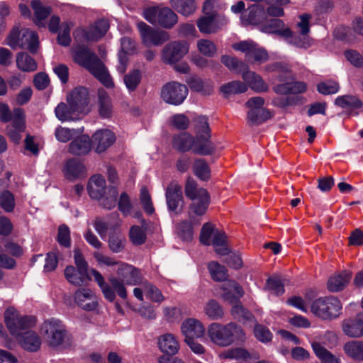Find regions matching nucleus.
Masks as SVG:
<instances>
[{"instance_id": "f8f14e48", "label": "nucleus", "mask_w": 363, "mask_h": 363, "mask_svg": "<svg viewBox=\"0 0 363 363\" xmlns=\"http://www.w3.org/2000/svg\"><path fill=\"white\" fill-rule=\"evenodd\" d=\"M67 102L82 116L88 113L89 107V93L86 88L77 86L67 96Z\"/></svg>"}, {"instance_id": "de8ad7c7", "label": "nucleus", "mask_w": 363, "mask_h": 363, "mask_svg": "<svg viewBox=\"0 0 363 363\" xmlns=\"http://www.w3.org/2000/svg\"><path fill=\"white\" fill-rule=\"evenodd\" d=\"M194 138L187 133H183L174 138V147L182 152L192 150Z\"/></svg>"}, {"instance_id": "0eeeda50", "label": "nucleus", "mask_w": 363, "mask_h": 363, "mask_svg": "<svg viewBox=\"0 0 363 363\" xmlns=\"http://www.w3.org/2000/svg\"><path fill=\"white\" fill-rule=\"evenodd\" d=\"M45 342L51 347L61 345L67 337V330L63 323L57 319L45 320L40 329Z\"/></svg>"}, {"instance_id": "1a4fd4ad", "label": "nucleus", "mask_w": 363, "mask_h": 363, "mask_svg": "<svg viewBox=\"0 0 363 363\" xmlns=\"http://www.w3.org/2000/svg\"><path fill=\"white\" fill-rule=\"evenodd\" d=\"M4 321L10 333L15 337L35 324V318L21 315L13 307H9L5 311Z\"/></svg>"}, {"instance_id": "423d86ee", "label": "nucleus", "mask_w": 363, "mask_h": 363, "mask_svg": "<svg viewBox=\"0 0 363 363\" xmlns=\"http://www.w3.org/2000/svg\"><path fill=\"white\" fill-rule=\"evenodd\" d=\"M6 41V44L12 49L25 48L32 53L36 52L39 44L38 35L28 28L21 30L13 29L7 37Z\"/></svg>"}, {"instance_id": "052dcab7", "label": "nucleus", "mask_w": 363, "mask_h": 363, "mask_svg": "<svg viewBox=\"0 0 363 363\" xmlns=\"http://www.w3.org/2000/svg\"><path fill=\"white\" fill-rule=\"evenodd\" d=\"M192 122L196 135L211 134L208 118L206 116H196Z\"/></svg>"}, {"instance_id": "20e7f679", "label": "nucleus", "mask_w": 363, "mask_h": 363, "mask_svg": "<svg viewBox=\"0 0 363 363\" xmlns=\"http://www.w3.org/2000/svg\"><path fill=\"white\" fill-rule=\"evenodd\" d=\"M207 333L211 341L220 347H228L235 342H242L246 339L243 330L233 323H213L208 325Z\"/></svg>"}, {"instance_id": "09e8293b", "label": "nucleus", "mask_w": 363, "mask_h": 363, "mask_svg": "<svg viewBox=\"0 0 363 363\" xmlns=\"http://www.w3.org/2000/svg\"><path fill=\"white\" fill-rule=\"evenodd\" d=\"M345 352L350 357L363 360V342L358 341H350L344 345Z\"/></svg>"}, {"instance_id": "412c9836", "label": "nucleus", "mask_w": 363, "mask_h": 363, "mask_svg": "<svg viewBox=\"0 0 363 363\" xmlns=\"http://www.w3.org/2000/svg\"><path fill=\"white\" fill-rule=\"evenodd\" d=\"M74 301L82 308L86 311L95 310L98 302L95 294L89 289H80L74 293Z\"/></svg>"}, {"instance_id": "a878e982", "label": "nucleus", "mask_w": 363, "mask_h": 363, "mask_svg": "<svg viewBox=\"0 0 363 363\" xmlns=\"http://www.w3.org/2000/svg\"><path fill=\"white\" fill-rule=\"evenodd\" d=\"M215 150V146L211 141V134L197 135L194 138L192 151L199 155H211Z\"/></svg>"}, {"instance_id": "a18cd8bd", "label": "nucleus", "mask_w": 363, "mask_h": 363, "mask_svg": "<svg viewBox=\"0 0 363 363\" xmlns=\"http://www.w3.org/2000/svg\"><path fill=\"white\" fill-rule=\"evenodd\" d=\"M16 65L23 72H33L37 69L35 60L26 52H21L17 55Z\"/></svg>"}, {"instance_id": "e2e57ef3", "label": "nucleus", "mask_w": 363, "mask_h": 363, "mask_svg": "<svg viewBox=\"0 0 363 363\" xmlns=\"http://www.w3.org/2000/svg\"><path fill=\"white\" fill-rule=\"evenodd\" d=\"M267 289L276 295H281L284 292V284L280 277L273 276L267 281Z\"/></svg>"}, {"instance_id": "774afa93", "label": "nucleus", "mask_w": 363, "mask_h": 363, "mask_svg": "<svg viewBox=\"0 0 363 363\" xmlns=\"http://www.w3.org/2000/svg\"><path fill=\"white\" fill-rule=\"evenodd\" d=\"M235 303L231 309V313L235 318L250 320L252 315L240 303L238 299L234 302Z\"/></svg>"}, {"instance_id": "f3484780", "label": "nucleus", "mask_w": 363, "mask_h": 363, "mask_svg": "<svg viewBox=\"0 0 363 363\" xmlns=\"http://www.w3.org/2000/svg\"><path fill=\"white\" fill-rule=\"evenodd\" d=\"M165 196L169 210L178 214L183 206L181 186L174 182L170 183L167 188Z\"/></svg>"}, {"instance_id": "69168bd1", "label": "nucleus", "mask_w": 363, "mask_h": 363, "mask_svg": "<svg viewBox=\"0 0 363 363\" xmlns=\"http://www.w3.org/2000/svg\"><path fill=\"white\" fill-rule=\"evenodd\" d=\"M216 230V228L213 227V225L210 223H206L203 225L201 234H200V241L205 245H210L211 243V240L214 235V232Z\"/></svg>"}, {"instance_id": "39448f33", "label": "nucleus", "mask_w": 363, "mask_h": 363, "mask_svg": "<svg viewBox=\"0 0 363 363\" xmlns=\"http://www.w3.org/2000/svg\"><path fill=\"white\" fill-rule=\"evenodd\" d=\"M143 17L150 23L166 29L172 28L178 23V16L170 8L161 6H147Z\"/></svg>"}, {"instance_id": "7c9ffc66", "label": "nucleus", "mask_w": 363, "mask_h": 363, "mask_svg": "<svg viewBox=\"0 0 363 363\" xmlns=\"http://www.w3.org/2000/svg\"><path fill=\"white\" fill-rule=\"evenodd\" d=\"M260 30L264 33H275L284 38L291 35V30L289 28H285L284 22L277 18L270 19L266 24L262 26Z\"/></svg>"}, {"instance_id": "4468645a", "label": "nucleus", "mask_w": 363, "mask_h": 363, "mask_svg": "<svg viewBox=\"0 0 363 363\" xmlns=\"http://www.w3.org/2000/svg\"><path fill=\"white\" fill-rule=\"evenodd\" d=\"M189 52V44L185 41H173L166 45L162 52L164 63L174 64L180 60Z\"/></svg>"}, {"instance_id": "72a5a7b5", "label": "nucleus", "mask_w": 363, "mask_h": 363, "mask_svg": "<svg viewBox=\"0 0 363 363\" xmlns=\"http://www.w3.org/2000/svg\"><path fill=\"white\" fill-rule=\"evenodd\" d=\"M342 330L350 337H360L363 336V320L359 318L346 320L342 323Z\"/></svg>"}, {"instance_id": "3c124183", "label": "nucleus", "mask_w": 363, "mask_h": 363, "mask_svg": "<svg viewBox=\"0 0 363 363\" xmlns=\"http://www.w3.org/2000/svg\"><path fill=\"white\" fill-rule=\"evenodd\" d=\"M142 74L138 69L130 71L124 75L123 82L129 91H135L141 82Z\"/></svg>"}, {"instance_id": "49530a36", "label": "nucleus", "mask_w": 363, "mask_h": 363, "mask_svg": "<svg viewBox=\"0 0 363 363\" xmlns=\"http://www.w3.org/2000/svg\"><path fill=\"white\" fill-rule=\"evenodd\" d=\"M226 235L224 232L221 230H216L214 232V235L211 240V243L217 254L220 255H225L228 253V249L225 246Z\"/></svg>"}, {"instance_id": "5701e85b", "label": "nucleus", "mask_w": 363, "mask_h": 363, "mask_svg": "<svg viewBox=\"0 0 363 363\" xmlns=\"http://www.w3.org/2000/svg\"><path fill=\"white\" fill-rule=\"evenodd\" d=\"M121 50L118 53L119 64L117 66L118 72L123 74L127 69L128 59L127 55L133 54L136 48L134 40L128 37H124L121 40Z\"/></svg>"}, {"instance_id": "f704fd0d", "label": "nucleus", "mask_w": 363, "mask_h": 363, "mask_svg": "<svg viewBox=\"0 0 363 363\" xmlns=\"http://www.w3.org/2000/svg\"><path fill=\"white\" fill-rule=\"evenodd\" d=\"M242 77L249 86L256 92L267 91L269 89L268 85L262 77L254 72H245Z\"/></svg>"}, {"instance_id": "e433bc0d", "label": "nucleus", "mask_w": 363, "mask_h": 363, "mask_svg": "<svg viewBox=\"0 0 363 363\" xmlns=\"http://www.w3.org/2000/svg\"><path fill=\"white\" fill-rule=\"evenodd\" d=\"M311 346L315 355L323 363H340V358L327 350L320 342L313 341Z\"/></svg>"}, {"instance_id": "a19ab883", "label": "nucleus", "mask_w": 363, "mask_h": 363, "mask_svg": "<svg viewBox=\"0 0 363 363\" xmlns=\"http://www.w3.org/2000/svg\"><path fill=\"white\" fill-rule=\"evenodd\" d=\"M30 6L35 14V23L38 26H43V21L45 20L50 13V6H44L40 0H33Z\"/></svg>"}, {"instance_id": "bf43d9fd", "label": "nucleus", "mask_w": 363, "mask_h": 363, "mask_svg": "<svg viewBox=\"0 0 363 363\" xmlns=\"http://www.w3.org/2000/svg\"><path fill=\"white\" fill-rule=\"evenodd\" d=\"M54 135L57 141L65 143L74 138L77 135V130L74 128L58 126L55 130Z\"/></svg>"}, {"instance_id": "6e6552de", "label": "nucleus", "mask_w": 363, "mask_h": 363, "mask_svg": "<svg viewBox=\"0 0 363 363\" xmlns=\"http://www.w3.org/2000/svg\"><path fill=\"white\" fill-rule=\"evenodd\" d=\"M311 312L322 319H333L338 317L342 309L339 299L335 297L319 298L311 304Z\"/></svg>"}, {"instance_id": "5fc2aeb1", "label": "nucleus", "mask_w": 363, "mask_h": 363, "mask_svg": "<svg viewBox=\"0 0 363 363\" xmlns=\"http://www.w3.org/2000/svg\"><path fill=\"white\" fill-rule=\"evenodd\" d=\"M212 279L216 281H223L227 279V270L225 267L216 262H211L208 266Z\"/></svg>"}, {"instance_id": "4c0bfd02", "label": "nucleus", "mask_w": 363, "mask_h": 363, "mask_svg": "<svg viewBox=\"0 0 363 363\" xmlns=\"http://www.w3.org/2000/svg\"><path fill=\"white\" fill-rule=\"evenodd\" d=\"M205 315L213 320L222 319L224 316V311L220 303L214 299L208 300L203 307Z\"/></svg>"}, {"instance_id": "13d9d810", "label": "nucleus", "mask_w": 363, "mask_h": 363, "mask_svg": "<svg viewBox=\"0 0 363 363\" xmlns=\"http://www.w3.org/2000/svg\"><path fill=\"white\" fill-rule=\"evenodd\" d=\"M74 26L72 22H63L60 26V31L57 36L58 43L63 46H68L71 43L70 30Z\"/></svg>"}, {"instance_id": "6e6d98bb", "label": "nucleus", "mask_w": 363, "mask_h": 363, "mask_svg": "<svg viewBox=\"0 0 363 363\" xmlns=\"http://www.w3.org/2000/svg\"><path fill=\"white\" fill-rule=\"evenodd\" d=\"M317 90L323 95L335 94L339 91L340 85L337 82L328 79L318 83Z\"/></svg>"}, {"instance_id": "c03bdc74", "label": "nucleus", "mask_w": 363, "mask_h": 363, "mask_svg": "<svg viewBox=\"0 0 363 363\" xmlns=\"http://www.w3.org/2000/svg\"><path fill=\"white\" fill-rule=\"evenodd\" d=\"M272 116L271 113L266 108L250 110L247 113V122L250 125H258Z\"/></svg>"}, {"instance_id": "0e129e2a", "label": "nucleus", "mask_w": 363, "mask_h": 363, "mask_svg": "<svg viewBox=\"0 0 363 363\" xmlns=\"http://www.w3.org/2000/svg\"><path fill=\"white\" fill-rule=\"evenodd\" d=\"M197 48L203 55L211 57L216 52V46L211 40L201 39L197 42Z\"/></svg>"}, {"instance_id": "b1692460", "label": "nucleus", "mask_w": 363, "mask_h": 363, "mask_svg": "<svg viewBox=\"0 0 363 363\" xmlns=\"http://www.w3.org/2000/svg\"><path fill=\"white\" fill-rule=\"evenodd\" d=\"M63 174L66 179L74 181L86 176V168L79 160L70 159L65 164Z\"/></svg>"}, {"instance_id": "a211bd4d", "label": "nucleus", "mask_w": 363, "mask_h": 363, "mask_svg": "<svg viewBox=\"0 0 363 363\" xmlns=\"http://www.w3.org/2000/svg\"><path fill=\"white\" fill-rule=\"evenodd\" d=\"M114 133L109 130H99L92 135L91 145L98 153L106 151L115 142Z\"/></svg>"}, {"instance_id": "f257e3e1", "label": "nucleus", "mask_w": 363, "mask_h": 363, "mask_svg": "<svg viewBox=\"0 0 363 363\" xmlns=\"http://www.w3.org/2000/svg\"><path fill=\"white\" fill-rule=\"evenodd\" d=\"M94 281L97 283L104 298L110 302H113L117 294L121 298H127L125 285L135 286L141 282L142 275L138 269L134 266L121 262L117 267L118 277L111 276L108 282L105 281L102 274L94 269L90 270Z\"/></svg>"}, {"instance_id": "680f3d73", "label": "nucleus", "mask_w": 363, "mask_h": 363, "mask_svg": "<svg viewBox=\"0 0 363 363\" xmlns=\"http://www.w3.org/2000/svg\"><path fill=\"white\" fill-rule=\"evenodd\" d=\"M129 238L134 245H142L146 240V233L144 229L138 225H133L130 228Z\"/></svg>"}, {"instance_id": "c9c22d12", "label": "nucleus", "mask_w": 363, "mask_h": 363, "mask_svg": "<svg viewBox=\"0 0 363 363\" xmlns=\"http://www.w3.org/2000/svg\"><path fill=\"white\" fill-rule=\"evenodd\" d=\"M126 239L121 231L116 230L111 233L108 239L109 250L113 253H120L123 251L125 247Z\"/></svg>"}, {"instance_id": "ea45409f", "label": "nucleus", "mask_w": 363, "mask_h": 363, "mask_svg": "<svg viewBox=\"0 0 363 363\" xmlns=\"http://www.w3.org/2000/svg\"><path fill=\"white\" fill-rule=\"evenodd\" d=\"M222 359H235L239 362H247L251 359L250 352L242 347H235L227 350L220 354Z\"/></svg>"}, {"instance_id": "393cba45", "label": "nucleus", "mask_w": 363, "mask_h": 363, "mask_svg": "<svg viewBox=\"0 0 363 363\" xmlns=\"http://www.w3.org/2000/svg\"><path fill=\"white\" fill-rule=\"evenodd\" d=\"M159 350L165 354L174 355L178 353L180 345L177 337L172 333H165L157 339Z\"/></svg>"}, {"instance_id": "58836bf2", "label": "nucleus", "mask_w": 363, "mask_h": 363, "mask_svg": "<svg viewBox=\"0 0 363 363\" xmlns=\"http://www.w3.org/2000/svg\"><path fill=\"white\" fill-rule=\"evenodd\" d=\"M335 104L344 109H357L362 106V101L354 95H343L337 97Z\"/></svg>"}, {"instance_id": "2eb2a0df", "label": "nucleus", "mask_w": 363, "mask_h": 363, "mask_svg": "<svg viewBox=\"0 0 363 363\" xmlns=\"http://www.w3.org/2000/svg\"><path fill=\"white\" fill-rule=\"evenodd\" d=\"M108 28V22L106 20L101 19L97 21L94 24L90 26L86 29L79 28L76 30L74 33V35L75 38L82 35L86 41H96L106 34Z\"/></svg>"}, {"instance_id": "cd10ccee", "label": "nucleus", "mask_w": 363, "mask_h": 363, "mask_svg": "<svg viewBox=\"0 0 363 363\" xmlns=\"http://www.w3.org/2000/svg\"><path fill=\"white\" fill-rule=\"evenodd\" d=\"M222 298L229 302L233 303L244 294L242 287L235 281L228 280L223 284Z\"/></svg>"}, {"instance_id": "7ed1b4c3", "label": "nucleus", "mask_w": 363, "mask_h": 363, "mask_svg": "<svg viewBox=\"0 0 363 363\" xmlns=\"http://www.w3.org/2000/svg\"><path fill=\"white\" fill-rule=\"evenodd\" d=\"M74 60L86 68L107 88L113 87V82L107 69L99 57L86 47H78L73 52Z\"/></svg>"}, {"instance_id": "ddd939ff", "label": "nucleus", "mask_w": 363, "mask_h": 363, "mask_svg": "<svg viewBox=\"0 0 363 363\" xmlns=\"http://www.w3.org/2000/svg\"><path fill=\"white\" fill-rule=\"evenodd\" d=\"M233 49L245 53L250 62L263 63L268 60V54L263 48L252 41L245 40L233 45Z\"/></svg>"}, {"instance_id": "338daca9", "label": "nucleus", "mask_w": 363, "mask_h": 363, "mask_svg": "<svg viewBox=\"0 0 363 363\" xmlns=\"http://www.w3.org/2000/svg\"><path fill=\"white\" fill-rule=\"evenodd\" d=\"M0 206L6 212L14 209L15 199L13 195L9 191H4L0 194Z\"/></svg>"}, {"instance_id": "603ef678", "label": "nucleus", "mask_w": 363, "mask_h": 363, "mask_svg": "<svg viewBox=\"0 0 363 363\" xmlns=\"http://www.w3.org/2000/svg\"><path fill=\"white\" fill-rule=\"evenodd\" d=\"M192 168L194 174L201 180H207L210 178V169L204 160H196L194 162Z\"/></svg>"}, {"instance_id": "f03ea898", "label": "nucleus", "mask_w": 363, "mask_h": 363, "mask_svg": "<svg viewBox=\"0 0 363 363\" xmlns=\"http://www.w3.org/2000/svg\"><path fill=\"white\" fill-rule=\"evenodd\" d=\"M185 194L192 201L189 212V220L181 222L177 226V235L184 241H190L193 238V226L201 222V217L205 214L208 204L209 195L206 189L198 188L196 183L189 179L185 186Z\"/></svg>"}, {"instance_id": "9d476101", "label": "nucleus", "mask_w": 363, "mask_h": 363, "mask_svg": "<svg viewBox=\"0 0 363 363\" xmlns=\"http://www.w3.org/2000/svg\"><path fill=\"white\" fill-rule=\"evenodd\" d=\"M187 95V87L184 84L177 82L165 84L160 92L161 98L164 102L174 106L182 104Z\"/></svg>"}, {"instance_id": "6ab92c4d", "label": "nucleus", "mask_w": 363, "mask_h": 363, "mask_svg": "<svg viewBox=\"0 0 363 363\" xmlns=\"http://www.w3.org/2000/svg\"><path fill=\"white\" fill-rule=\"evenodd\" d=\"M18 345L26 351L35 352L41 347V339L38 334L32 330L22 332L16 336Z\"/></svg>"}, {"instance_id": "37998d69", "label": "nucleus", "mask_w": 363, "mask_h": 363, "mask_svg": "<svg viewBox=\"0 0 363 363\" xmlns=\"http://www.w3.org/2000/svg\"><path fill=\"white\" fill-rule=\"evenodd\" d=\"M172 5L182 16H189L196 9L194 0H171Z\"/></svg>"}, {"instance_id": "c756f323", "label": "nucleus", "mask_w": 363, "mask_h": 363, "mask_svg": "<svg viewBox=\"0 0 363 363\" xmlns=\"http://www.w3.org/2000/svg\"><path fill=\"white\" fill-rule=\"evenodd\" d=\"M352 274L348 271H342L330 277L328 281V289L331 292L342 290L350 282Z\"/></svg>"}, {"instance_id": "aec40b11", "label": "nucleus", "mask_w": 363, "mask_h": 363, "mask_svg": "<svg viewBox=\"0 0 363 363\" xmlns=\"http://www.w3.org/2000/svg\"><path fill=\"white\" fill-rule=\"evenodd\" d=\"M181 332L184 339L201 338L205 334V328L200 320L188 318L182 323Z\"/></svg>"}, {"instance_id": "4be33fe9", "label": "nucleus", "mask_w": 363, "mask_h": 363, "mask_svg": "<svg viewBox=\"0 0 363 363\" xmlns=\"http://www.w3.org/2000/svg\"><path fill=\"white\" fill-rule=\"evenodd\" d=\"M227 23L223 16L202 17L197 22L200 32L206 34L214 33Z\"/></svg>"}, {"instance_id": "79ce46f5", "label": "nucleus", "mask_w": 363, "mask_h": 363, "mask_svg": "<svg viewBox=\"0 0 363 363\" xmlns=\"http://www.w3.org/2000/svg\"><path fill=\"white\" fill-rule=\"evenodd\" d=\"M117 195V189L115 187L110 186L105 194H101L100 198H95L94 199L98 200L100 206L104 208L111 210L116 206Z\"/></svg>"}, {"instance_id": "4d7b16f0", "label": "nucleus", "mask_w": 363, "mask_h": 363, "mask_svg": "<svg viewBox=\"0 0 363 363\" xmlns=\"http://www.w3.org/2000/svg\"><path fill=\"white\" fill-rule=\"evenodd\" d=\"M143 288L146 296L151 301L160 303L164 300V298L160 289L147 281L143 282Z\"/></svg>"}, {"instance_id": "2f4dec72", "label": "nucleus", "mask_w": 363, "mask_h": 363, "mask_svg": "<svg viewBox=\"0 0 363 363\" xmlns=\"http://www.w3.org/2000/svg\"><path fill=\"white\" fill-rule=\"evenodd\" d=\"M65 277L69 283L77 286H82L89 279L88 272L75 268L71 265L65 268Z\"/></svg>"}, {"instance_id": "dca6fc26", "label": "nucleus", "mask_w": 363, "mask_h": 363, "mask_svg": "<svg viewBox=\"0 0 363 363\" xmlns=\"http://www.w3.org/2000/svg\"><path fill=\"white\" fill-rule=\"evenodd\" d=\"M267 14L264 7L261 4H252L249 6L240 16V21L245 26H258L267 20Z\"/></svg>"}, {"instance_id": "c85d7f7f", "label": "nucleus", "mask_w": 363, "mask_h": 363, "mask_svg": "<svg viewBox=\"0 0 363 363\" xmlns=\"http://www.w3.org/2000/svg\"><path fill=\"white\" fill-rule=\"evenodd\" d=\"M55 113L57 118L61 122L79 120L83 116L78 111L72 108L70 105L62 102L56 106Z\"/></svg>"}, {"instance_id": "9b49d317", "label": "nucleus", "mask_w": 363, "mask_h": 363, "mask_svg": "<svg viewBox=\"0 0 363 363\" xmlns=\"http://www.w3.org/2000/svg\"><path fill=\"white\" fill-rule=\"evenodd\" d=\"M137 26L142 42L147 47L159 46L170 39L167 31L155 29L143 21L139 22Z\"/></svg>"}, {"instance_id": "bb28decb", "label": "nucleus", "mask_w": 363, "mask_h": 363, "mask_svg": "<svg viewBox=\"0 0 363 363\" xmlns=\"http://www.w3.org/2000/svg\"><path fill=\"white\" fill-rule=\"evenodd\" d=\"M91 148V142L88 135H82L74 138L69 145L68 151L74 155L88 154Z\"/></svg>"}, {"instance_id": "8fccbe9b", "label": "nucleus", "mask_w": 363, "mask_h": 363, "mask_svg": "<svg viewBox=\"0 0 363 363\" xmlns=\"http://www.w3.org/2000/svg\"><path fill=\"white\" fill-rule=\"evenodd\" d=\"M220 89L225 96H228L231 94L245 92L247 90V86L241 82L233 81L223 84Z\"/></svg>"}, {"instance_id": "473e14b6", "label": "nucleus", "mask_w": 363, "mask_h": 363, "mask_svg": "<svg viewBox=\"0 0 363 363\" xmlns=\"http://www.w3.org/2000/svg\"><path fill=\"white\" fill-rule=\"evenodd\" d=\"M106 180L101 174L91 177L88 184V191L92 199L100 198L107 191Z\"/></svg>"}, {"instance_id": "864d4df0", "label": "nucleus", "mask_w": 363, "mask_h": 363, "mask_svg": "<svg viewBox=\"0 0 363 363\" xmlns=\"http://www.w3.org/2000/svg\"><path fill=\"white\" fill-rule=\"evenodd\" d=\"M99 113L102 117H109L111 113V100L104 90L99 91Z\"/></svg>"}]
</instances>
